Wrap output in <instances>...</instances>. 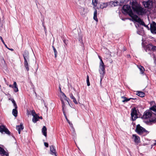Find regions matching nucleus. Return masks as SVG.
Returning <instances> with one entry per match:
<instances>
[{
  "mask_svg": "<svg viewBox=\"0 0 156 156\" xmlns=\"http://www.w3.org/2000/svg\"><path fill=\"white\" fill-rule=\"evenodd\" d=\"M130 3L134 12L137 15L142 16L146 14V10L142 7L136 0H133L132 2H130Z\"/></svg>",
  "mask_w": 156,
  "mask_h": 156,
  "instance_id": "f257e3e1",
  "label": "nucleus"
},
{
  "mask_svg": "<svg viewBox=\"0 0 156 156\" xmlns=\"http://www.w3.org/2000/svg\"><path fill=\"white\" fill-rule=\"evenodd\" d=\"M122 12L124 14H128L134 20L136 16H137L134 15L131 9L130 5H124L122 8Z\"/></svg>",
  "mask_w": 156,
  "mask_h": 156,
  "instance_id": "f03ea898",
  "label": "nucleus"
},
{
  "mask_svg": "<svg viewBox=\"0 0 156 156\" xmlns=\"http://www.w3.org/2000/svg\"><path fill=\"white\" fill-rule=\"evenodd\" d=\"M100 59V62L99 63V71L101 75H104L105 73V65H104L102 59Z\"/></svg>",
  "mask_w": 156,
  "mask_h": 156,
  "instance_id": "7ed1b4c3",
  "label": "nucleus"
},
{
  "mask_svg": "<svg viewBox=\"0 0 156 156\" xmlns=\"http://www.w3.org/2000/svg\"><path fill=\"white\" fill-rule=\"evenodd\" d=\"M138 109L134 108L131 109V115L133 121H135L138 118V114L139 113Z\"/></svg>",
  "mask_w": 156,
  "mask_h": 156,
  "instance_id": "20e7f679",
  "label": "nucleus"
},
{
  "mask_svg": "<svg viewBox=\"0 0 156 156\" xmlns=\"http://www.w3.org/2000/svg\"><path fill=\"white\" fill-rule=\"evenodd\" d=\"M136 132L140 135H142L143 133L146 132L147 133V131L145 129L140 126V125L138 124L137 125L136 130Z\"/></svg>",
  "mask_w": 156,
  "mask_h": 156,
  "instance_id": "39448f33",
  "label": "nucleus"
},
{
  "mask_svg": "<svg viewBox=\"0 0 156 156\" xmlns=\"http://www.w3.org/2000/svg\"><path fill=\"white\" fill-rule=\"evenodd\" d=\"M143 4L145 7L151 8L153 6V1L152 0L143 1Z\"/></svg>",
  "mask_w": 156,
  "mask_h": 156,
  "instance_id": "423d86ee",
  "label": "nucleus"
},
{
  "mask_svg": "<svg viewBox=\"0 0 156 156\" xmlns=\"http://www.w3.org/2000/svg\"><path fill=\"white\" fill-rule=\"evenodd\" d=\"M11 101L12 103L13 104L14 106L15 107V108L13 109L12 110V113L13 115L16 117L17 116L18 113L17 111V106L16 104L15 101L13 99H12Z\"/></svg>",
  "mask_w": 156,
  "mask_h": 156,
  "instance_id": "0eeeda50",
  "label": "nucleus"
},
{
  "mask_svg": "<svg viewBox=\"0 0 156 156\" xmlns=\"http://www.w3.org/2000/svg\"><path fill=\"white\" fill-rule=\"evenodd\" d=\"M153 114H152L150 111H146L144 112L143 118L144 119H150L151 117L153 116Z\"/></svg>",
  "mask_w": 156,
  "mask_h": 156,
  "instance_id": "6e6552de",
  "label": "nucleus"
},
{
  "mask_svg": "<svg viewBox=\"0 0 156 156\" xmlns=\"http://www.w3.org/2000/svg\"><path fill=\"white\" fill-rule=\"evenodd\" d=\"M135 17L136 18H135L134 21L144 26V27H146L148 29V30H150V28H149L148 25H145L144 22L142 21L141 20L140 18H139L138 16H136Z\"/></svg>",
  "mask_w": 156,
  "mask_h": 156,
  "instance_id": "1a4fd4ad",
  "label": "nucleus"
},
{
  "mask_svg": "<svg viewBox=\"0 0 156 156\" xmlns=\"http://www.w3.org/2000/svg\"><path fill=\"white\" fill-rule=\"evenodd\" d=\"M150 30L152 34H156V23L154 22L150 23Z\"/></svg>",
  "mask_w": 156,
  "mask_h": 156,
  "instance_id": "9d476101",
  "label": "nucleus"
},
{
  "mask_svg": "<svg viewBox=\"0 0 156 156\" xmlns=\"http://www.w3.org/2000/svg\"><path fill=\"white\" fill-rule=\"evenodd\" d=\"M0 132L2 133L4 132L9 135L10 134V132L8 129L4 126L2 124H0Z\"/></svg>",
  "mask_w": 156,
  "mask_h": 156,
  "instance_id": "9b49d317",
  "label": "nucleus"
},
{
  "mask_svg": "<svg viewBox=\"0 0 156 156\" xmlns=\"http://www.w3.org/2000/svg\"><path fill=\"white\" fill-rule=\"evenodd\" d=\"M61 101H62V110L63 111V112L64 115L65 117V118L66 119L67 121L68 122V123H69V124L71 126H73L72 124V123H71L70 122V121H69V120L68 119L67 117L66 116V113H65L64 110V107H65V104L64 103V102L63 100L62 99V98H61Z\"/></svg>",
  "mask_w": 156,
  "mask_h": 156,
  "instance_id": "f8f14e48",
  "label": "nucleus"
},
{
  "mask_svg": "<svg viewBox=\"0 0 156 156\" xmlns=\"http://www.w3.org/2000/svg\"><path fill=\"white\" fill-rule=\"evenodd\" d=\"M50 150L51 154L52 155L54 154L55 156H57L56 155V150L53 146H50Z\"/></svg>",
  "mask_w": 156,
  "mask_h": 156,
  "instance_id": "ddd939ff",
  "label": "nucleus"
},
{
  "mask_svg": "<svg viewBox=\"0 0 156 156\" xmlns=\"http://www.w3.org/2000/svg\"><path fill=\"white\" fill-rule=\"evenodd\" d=\"M152 45L151 44H148L146 46L144 47V49L147 52L149 51H152Z\"/></svg>",
  "mask_w": 156,
  "mask_h": 156,
  "instance_id": "4468645a",
  "label": "nucleus"
},
{
  "mask_svg": "<svg viewBox=\"0 0 156 156\" xmlns=\"http://www.w3.org/2000/svg\"><path fill=\"white\" fill-rule=\"evenodd\" d=\"M24 128L23 125L20 124V125L17 126H16V129L18 130L19 134H20L21 131L23 130Z\"/></svg>",
  "mask_w": 156,
  "mask_h": 156,
  "instance_id": "2eb2a0df",
  "label": "nucleus"
},
{
  "mask_svg": "<svg viewBox=\"0 0 156 156\" xmlns=\"http://www.w3.org/2000/svg\"><path fill=\"white\" fill-rule=\"evenodd\" d=\"M47 128L45 126H44L42 129V133L43 135L45 136H47Z\"/></svg>",
  "mask_w": 156,
  "mask_h": 156,
  "instance_id": "dca6fc26",
  "label": "nucleus"
},
{
  "mask_svg": "<svg viewBox=\"0 0 156 156\" xmlns=\"http://www.w3.org/2000/svg\"><path fill=\"white\" fill-rule=\"evenodd\" d=\"M14 90V91L15 92H16L18 91V89L16 83V82H14L13 84V87L12 88Z\"/></svg>",
  "mask_w": 156,
  "mask_h": 156,
  "instance_id": "f3484780",
  "label": "nucleus"
},
{
  "mask_svg": "<svg viewBox=\"0 0 156 156\" xmlns=\"http://www.w3.org/2000/svg\"><path fill=\"white\" fill-rule=\"evenodd\" d=\"M69 96L70 98L73 100V101L75 104H78V102L76 100L72 93L69 94Z\"/></svg>",
  "mask_w": 156,
  "mask_h": 156,
  "instance_id": "a211bd4d",
  "label": "nucleus"
},
{
  "mask_svg": "<svg viewBox=\"0 0 156 156\" xmlns=\"http://www.w3.org/2000/svg\"><path fill=\"white\" fill-rule=\"evenodd\" d=\"M133 136L134 138V141L135 143H139L140 141L139 137L136 135H133Z\"/></svg>",
  "mask_w": 156,
  "mask_h": 156,
  "instance_id": "6ab92c4d",
  "label": "nucleus"
},
{
  "mask_svg": "<svg viewBox=\"0 0 156 156\" xmlns=\"http://www.w3.org/2000/svg\"><path fill=\"white\" fill-rule=\"evenodd\" d=\"M39 119V116L37 115H35L33 116L32 121L34 123H35L38 121Z\"/></svg>",
  "mask_w": 156,
  "mask_h": 156,
  "instance_id": "aec40b11",
  "label": "nucleus"
},
{
  "mask_svg": "<svg viewBox=\"0 0 156 156\" xmlns=\"http://www.w3.org/2000/svg\"><path fill=\"white\" fill-rule=\"evenodd\" d=\"M29 53L28 51L27 50L25 51L23 54L24 58H29Z\"/></svg>",
  "mask_w": 156,
  "mask_h": 156,
  "instance_id": "412c9836",
  "label": "nucleus"
},
{
  "mask_svg": "<svg viewBox=\"0 0 156 156\" xmlns=\"http://www.w3.org/2000/svg\"><path fill=\"white\" fill-rule=\"evenodd\" d=\"M118 3V2L117 1H112L110 2L109 5L112 6H117Z\"/></svg>",
  "mask_w": 156,
  "mask_h": 156,
  "instance_id": "4be33fe9",
  "label": "nucleus"
},
{
  "mask_svg": "<svg viewBox=\"0 0 156 156\" xmlns=\"http://www.w3.org/2000/svg\"><path fill=\"white\" fill-rule=\"evenodd\" d=\"M24 65L26 70L28 71L29 70L28 64L26 59H24Z\"/></svg>",
  "mask_w": 156,
  "mask_h": 156,
  "instance_id": "5701e85b",
  "label": "nucleus"
},
{
  "mask_svg": "<svg viewBox=\"0 0 156 156\" xmlns=\"http://www.w3.org/2000/svg\"><path fill=\"white\" fill-rule=\"evenodd\" d=\"M93 19L96 21H98V19L97 18V11L96 9L95 10L94 12Z\"/></svg>",
  "mask_w": 156,
  "mask_h": 156,
  "instance_id": "b1692460",
  "label": "nucleus"
},
{
  "mask_svg": "<svg viewBox=\"0 0 156 156\" xmlns=\"http://www.w3.org/2000/svg\"><path fill=\"white\" fill-rule=\"evenodd\" d=\"M137 95L140 97H143L145 96V94L142 92L138 91L137 92Z\"/></svg>",
  "mask_w": 156,
  "mask_h": 156,
  "instance_id": "393cba45",
  "label": "nucleus"
},
{
  "mask_svg": "<svg viewBox=\"0 0 156 156\" xmlns=\"http://www.w3.org/2000/svg\"><path fill=\"white\" fill-rule=\"evenodd\" d=\"M122 98L124 99V100L122 101V102H127L129 101L131 99H134L131 98H127L126 97H122Z\"/></svg>",
  "mask_w": 156,
  "mask_h": 156,
  "instance_id": "a878e982",
  "label": "nucleus"
},
{
  "mask_svg": "<svg viewBox=\"0 0 156 156\" xmlns=\"http://www.w3.org/2000/svg\"><path fill=\"white\" fill-rule=\"evenodd\" d=\"M138 68L140 69L141 74H143L144 71V68L141 66H138Z\"/></svg>",
  "mask_w": 156,
  "mask_h": 156,
  "instance_id": "bb28decb",
  "label": "nucleus"
},
{
  "mask_svg": "<svg viewBox=\"0 0 156 156\" xmlns=\"http://www.w3.org/2000/svg\"><path fill=\"white\" fill-rule=\"evenodd\" d=\"M62 97L63 98H64L65 100H66L67 101L68 103H69L68 101V100H69V99L66 96L63 92H62Z\"/></svg>",
  "mask_w": 156,
  "mask_h": 156,
  "instance_id": "cd10ccee",
  "label": "nucleus"
},
{
  "mask_svg": "<svg viewBox=\"0 0 156 156\" xmlns=\"http://www.w3.org/2000/svg\"><path fill=\"white\" fill-rule=\"evenodd\" d=\"M98 2V0H92V4L94 6L96 7L97 6V5Z\"/></svg>",
  "mask_w": 156,
  "mask_h": 156,
  "instance_id": "c85d7f7f",
  "label": "nucleus"
},
{
  "mask_svg": "<svg viewBox=\"0 0 156 156\" xmlns=\"http://www.w3.org/2000/svg\"><path fill=\"white\" fill-rule=\"evenodd\" d=\"M150 109L156 113V105L151 107Z\"/></svg>",
  "mask_w": 156,
  "mask_h": 156,
  "instance_id": "c756f323",
  "label": "nucleus"
},
{
  "mask_svg": "<svg viewBox=\"0 0 156 156\" xmlns=\"http://www.w3.org/2000/svg\"><path fill=\"white\" fill-rule=\"evenodd\" d=\"M52 48H53V49L54 52L55 53V57L56 58V56H57V52L56 51V50L54 46H52Z\"/></svg>",
  "mask_w": 156,
  "mask_h": 156,
  "instance_id": "7c9ffc66",
  "label": "nucleus"
},
{
  "mask_svg": "<svg viewBox=\"0 0 156 156\" xmlns=\"http://www.w3.org/2000/svg\"><path fill=\"white\" fill-rule=\"evenodd\" d=\"M1 154L2 155V156H8V154L7 152L5 151L3 152V153H1Z\"/></svg>",
  "mask_w": 156,
  "mask_h": 156,
  "instance_id": "2f4dec72",
  "label": "nucleus"
},
{
  "mask_svg": "<svg viewBox=\"0 0 156 156\" xmlns=\"http://www.w3.org/2000/svg\"><path fill=\"white\" fill-rule=\"evenodd\" d=\"M103 4L104 5V6H103L102 5H100V8L101 9H103L107 6V5L105 3H104Z\"/></svg>",
  "mask_w": 156,
  "mask_h": 156,
  "instance_id": "473e14b6",
  "label": "nucleus"
},
{
  "mask_svg": "<svg viewBox=\"0 0 156 156\" xmlns=\"http://www.w3.org/2000/svg\"><path fill=\"white\" fill-rule=\"evenodd\" d=\"M153 115H154V116H155V118L153 120H151V119H149V120L150 122H156V114H153Z\"/></svg>",
  "mask_w": 156,
  "mask_h": 156,
  "instance_id": "72a5a7b5",
  "label": "nucleus"
},
{
  "mask_svg": "<svg viewBox=\"0 0 156 156\" xmlns=\"http://www.w3.org/2000/svg\"><path fill=\"white\" fill-rule=\"evenodd\" d=\"M31 113L33 116H35L37 115L34 110H32L31 112Z\"/></svg>",
  "mask_w": 156,
  "mask_h": 156,
  "instance_id": "f704fd0d",
  "label": "nucleus"
},
{
  "mask_svg": "<svg viewBox=\"0 0 156 156\" xmlns=\"http://www.w3.org/2000/svg\"><path fill=\"white\" fill-rule=\"evenodd\" d=\"M5 150L2 148L0 147V153L1 154V153H3V152Z\"/></svg>",
  "mask_w": 156,
  "mask_h": 156,
  "instance_id": "c9c22d12",
  "label": "nucleus"
},
{
  "mask_svg": "<svg viewBox=\"0 0 156 156\" xmlns=\"http://www.w3.org/2000/svg\"><path fill=\"white\" fill-rule=\"evenodd\" d=\"M156 51V46H153L152 45V51Z\"/></svg>",
  "mask_w": 156,
  "mask_h": 156,
  "instance_id": "e433bc0d",
  "label": "nucleus"
},
{
  "mask_svg": "<svg viewBox=\"0 0 156 156\" xmlns=\"http://www.w3.org/2000/svg\"><path fill=\"white\" fill-rule=\"evenodd\" d=\"M87 83H89V76L88 75L87 76Z\"/></svg>",
  "mask_w": 156,
  "mask_h": 156,
  "instance_id": "4c0bfd02",
  "label": "nucleus"
},
{
  "mask_svg": "<svg viewBox=\"0 0 156 156\" xmlns=\"http://www.w3.org/2000/svg\"><path fill=\"white\" fill-rule=\"evenodd\" d=\"M0 39L2 41V42L4 44H5V43L4 42V40H3L2 38V37L0 36Z\"/></svg>",
  "mask_w": 156,
  "mask_h": 156,
  "instance_id": "58836bf2",
  "label": "nucleus"
},
{
  "mask_svg": "<svg viewBox=\"0 0 156 156\" xmlns=\"http://www.w3.org/2000/svg\"><path fill=\"white\" fill-rule=\"evenodd\" d=\"M44 145L46 147H48V143H47L44 142Z\"/></svg>",
  "mask_w": 156,
  "mask_h": 156,
  "instance_id": "ea45409f",
  "label": "nucleus"
},
{
  "mask_svg": "<svg viewBox=\"0 0 156 156\" xmlns=\"http://www.w3.org/2000/svg\"><path fill=\"white\" fill-rule=\"evenodd\" d=\"M104 76V75H101L100 76V77H101L100 83H101L102 81V79H103V77Z\"/></svg>",
  "mask_w": 156,
  "mask_h": 156,
  "instance_id": "a19ab883",
  "label": "nucleus"
},
{
  "mask_svg": "<svg viewBox=\"0 0 156 156\" xmlns=\"http://www.w3.org/2000/svg\"><path fill=\"white\" fill-rule=\"evenodd\" d=\"M77 96L78 97L77 100H78V101H79L80 99V96H79V95L78 93H77Z\"/></svg>",
  "mask_w": 156,
  "mask_h": 156,
  "instance_id": "79ce46f5",
  "label": "nucleus"
},
{
  "mask_svg": "<svg viewBox=\"0 0 156 156\" xmlns=\"http://www.w3.org/2000/svg\"><path fill=\"white\" fill-rule=\"evenodd\" d=\"M1 61L2 62H5V61L4 60V59H0V62Z\"/></svg>",
  "mask_w": 156,
  "mask_h": 156,
  "instance_id": "37998d69",
  "label": "nucleus"
},
{
  "mask_svg": "<svg viewBox=\"0 0 156 156\" xmlns=\"http://www.w3.org/2000/svg\"><path fill=\"white\" fill-rule=\"evenodd\" d=\"M155 142L153 143V145L155 146L156 145V140L155 141Z\"/></svg>",
  "mask_w": 156,
  "mask_h": 156,
  "instance_id": "c03bdc74",
  "label": "nucleus"
},
{
  "mask_svg": "<svg viewBox=\"0 0 156 156\" xmlns=\"http://www.w3.org/2000/svg\"><path fill=\"white\" fill-rule=\"evenodd\" d=\"M9 86L10 87H12V88H13V85H12L10 84L9 85Z\"/></svg>",
  "mask_w": 156,
  "mask_h": 156,
  "instance_id": "a18cd8bd",
  "label": "nucleus"
},
{
  "mask_svg": "<svg viewBox=\"0 0 156 156\" xmlns=\"http://www.w3.org/2000/svg\"><path fill=\"white\" fill-rule=\"evenodd\" d=\"M8 49L10 50L11 51H13V49L12 48H8Z\"/></svg>",
  "mask_w": 156,
  "mask_h": 156,
  "instance_id": "49530a36",
  "label": "nucleus"
},
{
  "mask_svg": "<svg viewBox=\"0 0 156 156\" xmlns=\"http://www.w3.org/2000/svg\"><path fill=\"white\" fill-rule=\"evenodd\" d=\"M87 85L88 86H89L90 85V82L89 83H87Z\"/></svg>",
  "mask_w": 156,
  "mask_h": 156,
  "instance_id": "de8ad7c7",
  "label": "nucleus"
},
{
  "mask_svg": "<svg viewBox=\"0 0 156 156\" xmlns=\"http://www.w3.org/2000/svg\"><path fill=\"white\" fill-rule=\"evenodd\" d=\"M130 57V55H127V58H129Z\"/></svg>",
  "mask_w": 156,
  "mask_h": 156,
  "instance_id": "09e8293b",
  "label": "nucleus"
},
{
  "mask_svg": "<svg viewBox=\"0 0 156 156\" xmlns=\"http://www.w3.org/2000/svg\"><path fill=\"white\" fill-rule=\"evenodd\" d=\"M59 90H60V92L62 93V92L61 91V88L60 87H59Z\"/></svg>",
  "mask_w": 156,
  "mask_h": 156,
  "instance_id": "8fccbe9b",
  "label": "nucleus"
},
{
  "mask_svg": "<svg viewBox=\"0 0 156 156\" xmlns=\"http://www.w3.org/2000/svg\"><path fill=\"white\" fill-rule=\"evenodd\" d=\"M5 47L7 48H8L7 47V46L6 45V44H4Z\"/></svg>",
  "mask_w": 156,
  "mask_h": 156,
  "instance_id": "3c124183",
  "label": "nucleus"
},
{
  "mask_svg": "<svg viewBox=\"0 0 156 156\" xmlns=\"http://www.w3.org/2000/svg\"><path fill=\"white\" fill-rule=\"evenodd\" d=\"M39 119H42V117L41 116L39 117Z\"/></svg>",
  "mask_w": 156,
  "mask_h": 156,
  "instance_id": "603ef678",
  "label": "nucleus"
},
{
  "mask_svg": "<svg viewBox=\"0 0 156 156\" xmlns=\"http://www.w3.org/2000/svg\"><path fill=\"white\" fill-rule=\"evenodd\" d=\"M126 49L125 48H124V51H126Z\"/></svg>",
  "mask_w": 156,
  "mask_h": 156,
  "instance_id": "864d4df0",
  "label": "nucleus"
},
{
  "mask_svg": "<svg viewBox=\"0 0 156 156\" xmlns=\"http://www.w3.org/2000/svg\"><path fill=\"white\" fill-rule=\"evenodd\" d=\"M64 43H65V40H64Z\"/></svg>",
  "mask_w": 156,
  "mask_h": 156,
  "instance_id": "5fc2aeb1",
  "label": "nucleus"
},
{
  "mask_svg": "<svg viewBox=\"0 0 156 156\" xmlns=\"http://www.w3.org/2000/svg\"><path fill=\"white\" fill-rule=\"evenodd\" d=\"M99 57V58H100V56H98Z\"/></svg>",
  "mask_w": 156,
  "mask_h": 156,
  "instance_id": "6e6d98bb",
  "label": "nucleus"
}]
</instances>
